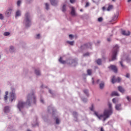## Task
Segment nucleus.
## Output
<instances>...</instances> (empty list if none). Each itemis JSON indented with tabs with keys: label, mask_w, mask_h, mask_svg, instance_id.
I'll return each instance as SVG.
<instances>
[{
	"label": "nucleus",
	"mask_w": 131,
	"mask_h": 131,
	"mask_svg": "<svg viewBox=\"0 0 131 131\" xmlns=\"http://www.w3.org/2000/svg\"><path fill=\"white\" fill-rule=\"evenodd\" d=\"M32 101L34 104H36V97L34 95V92H32L27 95V101L26 102L22 101L18 102V103L17 104L18 109H19L20 112H22V110H23V108H24L25 105L27 106H31Z\"/></svg>",
	"instance_id": "nucleus-1"
},
{
	"label": "nucleus",
	"mask_w": 131,
	"mask_h": 131,
	"mask_svg": "<svg viewBox=\"0 0 131 131\" xmlns=\"http://www.w3.org/2000/svg\"><path fill=\"white\" fill-rule=\"evenodd\" d=\"M108 105V109L104 110L103 114L99 115L98 112H94L95 115L100 120L105 121L107 118H109L110 115H112V113H113V110H112V104L109 103Z\"/></svg>",
	"instance_id": "nucleus-2"
},
{
	"label": "nucleus",
	"mask_w": 131,
	"mask_h": 131,
	"mask_svg": "<svg viewBox=\"0 0 131 131\" xmlns=\"http://www.w3.org/2000/svg\"><path fill=\"white\" fill-rule=\"evenodd\" d=\"M119 52V46L116 45L114 47L111 53V56L112 57L111 59H109V61L111 62V61H115L117 59V54Z\"/></svg>",
	"instance_id": "nucleus-3"
},
{
	"label": "nucleus",
	"mask_w": 131,
	"mask_h": 131,
	"mask_svg": "<svg viewBox=\"0 0 131 131\" xmlns=\"http://www.w3.org/2000/svg\"><path fill=\"white\" fill-rule=\"evenodd\" d=\"M24 24L25 25L26 27H29V26L31 25V17L29 12H27L25 14Z\"/></svg>",
	"instance_id": "nucleus-4"
},
{
	"label": "nucleus",
	"mask_w": 131,
	"mask_h": 131,
	"mask_svg": "<svg viewBox=\"0 0 131 131\" xmlns=\"http://www.w3.org/2000/svg\"><path fill=\"white\" fill-rule=\"evenodd\" d=\"M17 98V96L16 95V93H14L13 92L10 93V96H9V101L12 103L13 101H15Z\"/></svg>",
	"instance_id": "nucleus-5"
},
{
	"label": "nucleus",
	"mask_w": 131,
	"mask_h": 131,
	"mask_svg": "<svg viewBox=\"0 0 131 131\" xmlns=\"http://www.w3.org/2000/svg\"><path fill=\"white\" fill-rule=\"evenodd\" d=\"M12 13H13V8L11 7L8 8L5 13L6 17L11 16V15H12Z\"/></svg>",
	"instance_id": "nucleus-6"
},
{
	"label": "nucleus",
	"mask_w": 131,
	"mask_h": 131,
	"mask_svg": "<svg viewBox=\"0 0 131 131\" xmlns=\"http://www.w3.org/2000/svg\"><path fill=\"white\" fill-rule=\"evenodd\" d=\"M67 63L73 66H76L77 65V61L74 59H69L67 61Z\"/></svg>",
	"instance_id": "nucleus-7"
},
{
	"label": "nucleus",
	"mask_w": 131,
	"mask_h": 131,
	"mask_svg": "<svg viewBox=\"0 0 131 131\" xmlns=\"http://www.w3.org/2000/svg\"><path fill=\"white\" fill-rule=\"evenodd\" d=\"M48 111L50 113L52 112L53 116H54V115H55V114L56 113V109L55 108V107H54L53 105H50L48 107Z\"/></svg>",
	"instance_id": "nucleus-8"
},
{
	"label": "nucleus",
	"mask_w": 131,
	"mask_h": 131,
	"mask_svg": "<svg viewBox=\"0 0 131 131\" xmlns=\"http://www.w3.org/2000/svg\"><path fill=\"white\" fill-rule=\"evenodd\" d=\"M121 80V78L120 77H118L116 79H115V76H113L112 78V83H115L116 82H120Z\"/></svg>",
	"instance_id": "nucleus-9"
},
{
	"label": "nucleus",
	"mask_w": 131,
	"mask_h": 131,
	"mask_svg": "<svg viewBox=\"0 0 131 131\" xmlns=\"http://www.w3.org/2000/svg\"><path fill=\"white\" fill-rule=\"evenodd\" d=\"M92 47V44L91 43H88L84 44L81 46V50H85V49H89Z\"/></svg>",
	"instance_id": "nucleus-10"
},
{
	"label": "nucleus",
	"mask_w": 131,
	"mask_h": 131,
	"mask_svg": "<svg viewBox=\"0 0 131 131\" xmlns=\"http://www.w3.org/2000/svg\"><path fill=\"white\" fill-rule=\"evenodd\" d=\"M109 69H111V70H113L115 73H117V68L116 66L114 65H111L110 67H108Z\"/></svg>",
	"instance_id": "nucleus-11"
},
{
	"label": "nucleus",
	"mask_w": 131,
	"mask_h": 131,
	"mask_svg": "<svg viewBox=\"0 0 131 131\" xmlns=\"http://www.w3.org/2000/svg\"><path fill=\"white\" fill-rule=\"evenodd\" d=\"M121 33L123 35H125L126 36H128L130 34V32L129 31H125V30H122L121 31Z\"/></svg>",
	"instance_id": "nucleus-12"
},
{
	"label": "nucleus",
	"mask_w": 131,
	"mask_h": 131,
	"mask_svg": "<svg viewBox=\"0 0 131 131\" xmlns=\"http://www.w3.org/2000/svg\"><path fill=\"white\" fill-rule=\"evenodd\" d=\"M71 15H72V16H77L76 12H75V9L74 8V7H71Z\"/></svg>",
	"instance_id": "nucleus-13"
},
{
	"label": "nucleus",
	"mask_w": 131,
	"mask_h": 131,
	"mask_svg": "<svg viewBox=\"0 0 131 131\" xmlns=\"http://www.w3.org/2000/svg\"><path fill=\"white\" fill-rule=\"evenodd\" d=\"M50 3L52 6H57L59 3V0H50Z\"/></svg>",
	"instance_id": "nucleus-14"
},
{
	"label": "nucleus",
	"mask_w": 131,
	"mask_h": 131,
	"mask_svg": "<svg viewBox=\"0 0 131 131\" xmlns=\"http://www.w3.org/2000/svg\"><path fill=\"white\" fill-rule=\"evenodd\" d=\"M115 109L118 111H120V110H122V108L121 107V104L119 103L116 104Z\"/></svg>",
	"instance_id": "nucleus-15"
},
{
	"label": "nucleus",
	"mask_w": 131,
	"mask_h": 131,
	"mask_svg": "<svg viewBox=\"0 0 131 131\" xmlns=\"http://www.w3.org/2000/svg\"><path fill=\"white\" fill-rule=\"evenodd\" d=\"M20 16H21V10H17L15 12V15L16 19H17L18 17H20Z\"/></svg>",
	"instance_id": "nucleus-16"
},
{
	"label": "nucleus",
	"mask_w": 131,
	"mask_h": 131,
	"mask_svg": "<svg viewBox=\"0 0 131 131\" xmlns=\"http://www.w3.org/2000/svg\"><path fill=\"white\" fill-rule=\"evenodd\" d=\"M3 111L4 113H9V112H10V106H6L4 107Z\"/></svg>",
	"instance_id": "nucleus-17"
},
{
	"label": "nucleus",
	"mask_w": 131,
	"mask_h": 131,
	"mask_svg": "<svg viewBox=\"0 0 131 131\" xmlns=\"http://www.w3.org/2000/svg\"><path fill=\"white\" fill-rule=\"evenodd\" d=\"M8 95H9V92L6 91L5 92V95L4 96V101H5V102H7V101H8Z\"/></svg>",
	"instance_id": "nucleus-18"
},
{
	"label": "nucleus",
	"mask_w": 131,
	"mask_h": 131,
	"mask_svg": "<svg viewBox=\"0 0 131 131\" xmlns=\"http://www.w3.org/2000/svg\"><path fill=\"white\" fill-rule=\"evenodd\" d=\"M104 86H105V83L103 81H101L99 84V88L101 90H102V89H104Z\"/></svg>",
	"instance_id": "nucleus-19"
},
{
	"label": "nucleus",
	"mask_w": 131,
	"mask_h": 131,
	"mask_svg": "<svg viewBox=\"0 0 131 131\" xmlns=\"http://www.w3.org/2000/svg\"><path fill=\"white\" fill-rule=\"evenodd\" d=\"M118 90L119 92H120V93H123L125 92L124 89H123V88H122V86H118Z\"/></svg>",
	"instance_id": "nucleus-20"
},
{
	"label": "nucleus",
	"mask_w": 131,
	"mask_h": 131,
	"mask_svg": "<svg viewBox=\"0 0 131 131\" xmlns=\"http://www.w3.org/2000/svg\"><path fill=\"white\" fill-rule=\"evenodd\" d=\"M111 95L112 96H116L117 97H119V94H118V92H116V91H114V92H112Z\"/></svg>",
	"instance_id": "nucleus-21"
},
{
	"label": "nucleus",
	"mask_w": 131,
	"mask_h": 131,
	"mask_svg": "<svg viewBox=\"0 0 131 131\" xmlns=\"http://www.w3.org/2000/svg\"><path fill=\"white\" fill-rule=\"evenodd\" d=\"M119 15V14L118 13H117L116 15H115L113 17V21H116V20H117L118 18Z\"/></svg>",
	"instance_id": "nucleus-22"
},
{
	"label": "nucleus",
	"mask_w": 131,
	"mask_h": 131,
	"mask_svg": "<svg viewBox=\"0 0 131 131\" xmlns=\"http://www.w3.org/2000/svg\"><path fill=\"white\" fill-rule=\"evenodd\" d=\"M9 52L10 53H14L15 52V48L13 46H10L9 48Z\"/></svg>",
	"instance_id": "nucleus-23"
},
{
	"label": "nucleus",
	"mask_w": 131,
	"mask_h": 131,
	"mask_svg": "<svg viewBox=\"0 0 131 131\" xmlns=\"http://www.w3.org/2000/svg\"><path fill=\"white\" fill-rule=\"evenodd\" d=\"M35 73L36 75L39 76L40 75V71H39V70L36 69L35 70Z\"/></svg>",
	"instance_id": "nucleus-24"
},
{
	"label": "nucleus",
	"mask_w": 131,
	"mask_h": 131,
	"mask_svg": "<svg viewBox=\"0 0 131 131\" xmlns=\"http://www.w3.org/2000/svg\"><path fill=\"white\" fill-rule=\"evenodd\" d=\"M55 121L56 124H59L60 120V119H59V118H58V117H55Z\"/></svg>",
	"instance_id": "nucleus-25"
},
{
	"label": "nucleus",
	"mask_w": 131,
	"mask_h": 131,
	"mask_svg": "<svg viewBox=\"0 0 131 131\" xmlns=\"http://www.w3.org/2000/svg\"><path fill=\"white\" fill-rule=\"evenodd\" d=\"M59 62H60V63H61V64H65L66 63V61L63 60L62 57H60L59 58Z\"/></svg>",
	"instance_id": "nucleus-26"
},
{
	"label": "nucleus",
	"mask_w": 131,
	"mask_h": 131,
	"mask_svg": "<svg viewBox=\"0 0 131 131\" xmlns=\"http://www.w3.org/2000/svg\"><path fill=\"white\" fill-rule=\"evenodd\" d=\"M21 4H22V1H21V0H18L16 3V5H17V7H20V6H21Z\"/></svg>",
	"instance_id": "nucleus-27"
},
{
	"label": "nucleus",
	"mask_w": 131,
	"mask_h": 131,
	"mask_svg": "<svg viewBox=\"0 0 131 131\" xmlns=\"http://www.w3.org/2000/svg\"><path fill=\"white\" fill-rule=\"evenodd\" d=\"M45 8L47 10H50V4L49 3H45Z\"/></svg>",
	"instance_id": "nucleus-28"
},
{
	"label": "nucleus",
	"mask_w": 131,
	"mask_h": 131,
	"mask_svg": "<svg viewBox=\"0 0 131 131\" xmlns=\"http://www.w3.org/2000/svg\"><path fill=\"white\" fill-rule=\"evenodd\" d=\"M67 42L69 43V45H70V46H73V45H74V41H67Z\"/></svg>",
	"instance_id": "nucleus-29"
},
{
	"label": "nucleus",
	"mask_w": 131,
	"mask_h": 131,
	"mask_svg": "<svg viewBox=\"0 0 131 131\" xmlns=\"http://www.w3.org/2000/svg\"><path fill=\"white\" fill-rule=\"evenodd\" d=\"M112 9H113V5H109L107 11H111V10H112Z\"/></svg>",
	"instance_id": "nucleus-30"
},
{
	"label": "nucleus",
	"mask_w": 131,
	"mask_h": 131,
	"mask_svg": "<svg viewBox=\"0 0 131 131\" xmlns=\"http://www.w3.org/2000/svg\"><path fill=\"white\" fill-rule=\"evenodd\" d=\"M62 11L63 12H66V5H63V6H62Z\"/></svg>",
	"instance_id": "nucleus-31"
},
{
	"label": "nucleus",
	"mask_w": 131,
	"mask_h": 131,
	"mask_svg": "<svg viewBox=\"0 0 131 131\" xmlns=\"http://www.w3.org/2000/svg\"><path fill=\"white\" fill-rule=\"evenodd\" d=\"M73 115L74 118H76V119L77 118V113H76V112H73Z\"/></svg>",
	"instance_id": "nucleus-32"
},
{
	"label": "nucleus",
	"mask_w": 131,
	"mask_h": 131,
	"mask_svg": "<svg viewBox=\"0 0 131 131\" xmlns=\"http://www.w3.org/2000/svg\"><path fill=\"white\" fill-rule=\"evenodd\" d=\"M97 63L98 64V65H101V64H102V60L101 59H98L97 60Z\"/></svg>",
	"instance_id": "nucleus-33"
},
{
	"label": "nucleus",
	"mask_w": 131,
	"mask_h": 131,
	"mask_svg": "<svg viewBox=\"0 0 131 131\" xmlns=\"http://www.w3.org/2000/svg\"><path fill=\"white\" fill-rule=\"evenodd\" d=\"M120 64L122 68H125V66L123 65V61H120Z\"/></svg>",
	"instance_id": "nucleus-34"
},
{
	"label": "nucleus",
	"mask_w": 131,
	"mask_h": 131,
	"mask_svg": "<svg viewBox=\"0 0 131 131\" xmlns=\"http://www.w3.org/2000/svg\"><path fill=\"white\" fill-rule=\"evenodd\" d=\"M83 92H84V94H85V95H86L88 97H89V90H84L83 91Z\"/></svg>",
	"instance_id": "nucleus-35"
},
{
	"label": "nucleus",
	"mask_w": 131,
	"mask_h": 131,
	"mask_svg": "<svg viewBox=\"0 0 131 131\" xmlns=\"http://www.w3.org/2000/svg\"><path fill=\"white\" fill-rule=\"evenodd\" d=\"M130 60H131V59H130V57H127L126 58L127 63H129V62H130Z\"/></svg>",
	"instance_id": "nucleus-36"
},
{
	"label": "nucleus",
	"mask_w": 131,
	"mask_h": 131,
	"mask_svg": "<svg viewBox=\"0 0 131 131\" xmlns=\"http://www.w3.org/2000/svg\"><path fill=\"white\" fill-rule=\"evenodd\" d=\"M87 73L88 75H92V70H88Z\"/></svg>",
	"instance_id": "nucleus-37"
},
{
	"label": "nucleus",
	"mask_w": 131,
	"mask_h": 131,
	"mask_svg": "<svg viewBox=\"0 0 131 131\" xmlns=\"http://www.w3.org/2000/svg\"><path fill=\"white\" fill-rule=\"evenodd\" d=\"M4 35L5 36H9V35H10V32H6L4 33Z\"/></svg>",
	"instance_id": "nucleus-38"
},
{
	"label": "nucleus",
	"mask_w": 131,
	"mask_h": 131,
	"mask_svg": "<svg viewBox=\"0 0 131 131\" xmlns=\"http://www.w3.org/2000/svg\"><path fill=\"white\" fill-rule=\"evenodd\" d=\"M81 100L84 103L88 102V99L86 98H81Z\"/></svg>",
	"instance_id": "nucleus-39"
},
{
	"label": "nucleus",
	"mask_w": 131,
	"mask_h": 131,
	"mask_svg": "<svg viewBox=\"0 0 131 131\" xmlns=\"http://www.w3.org/2000/svg\"><path fill=\"white\" fill-rule=\"evenodd\" d=\"M126 99H127V101H128V102H130L131 101V97L129 96H127L126 97Z\"/></svg>",
	"instance_id": "nucleus-40"
},
{
	"label": "nucleus",
	"mask_w": 131,
	"mask_h": 131,
	"mask_svg": "<svg viewBox=\"0 0 131 131\" xmlns=\"http://www.w3.org/2000/svg\"><path fill=\"white\" fill-rule=\"evenodd\" d=\"M98 22H102L103 21V18L102 17H99L98 19Z\"/></svg>",
	"instance_id": "nucleus-41"
},
{
	"label": "nucleus",
	"mask_w": 131,
	"mask_h": 131,
	"mask_svg": "<svg viewBox=\"0 0 131 131\" xmlns=\"http://www.w3.org/2000/svg\"><path fill=\"white\" fill-rule=\"evenodd\" d=\"M4 19V15L0 13V20Z\"/></svg>",
	"instance_id": "nucleus-42"
},
{
	"label": "nucleus",
	"mask_w": 131,
	"mask_h": 131,
	"mask_svg": "<svg viewBox=\"0 0 131 131\" xmlns=\"http://www.w3.org/2000/svg\"><path fill=\"white\" fill-rule=\"evenodd\" d=\"M33 126H38V123L36 122L35 124L32 123Z\"/></svg>",
	"instance_id": "nucleus-43"
},
{
	"label": "nucleus",
	"mask_w": 131,
	"mask_h": 131,
	"mask_svg": "<svg viewBox=\"0 0 131 131\" xmlns=\"http://www.w3.org/2000/svg\"><path fill=\"white\" fill-rule=\"evenodd\" d=\"M40 102L41 103H42V104H44L45 103V101L43 100V99H42V98H40Z\"/></svg>",
	"instance_id": "nucleus-44"
},
{
	"label": "nucleus",
	"mask_w": 131,
	"mask_h": 131,
	"mask_svg": "<svg viewBox=\"0 0 131 131\" xmlns=\"http://www.w3.org/2000/svg\"><path fill=\"white\" fill-rule=\"evenodd\" d=\"M40 37V34H38L36 36V38H37L38 39Z\"/></svg>",
	"instance_id": "nucleus-45"
},
{
	"label": "nucleus",
	"mask_w": 131,
	"mask_h": 131,
	"mask_svg": "<svg viewBox=\"0 0 131 131\" xmlns=\"http://www.w3.org/2000/svg\"><path fill=\"white\" fill-rule=\"evenodd\" d=\"M90 110H91V111H94V104H92V105L91 107H90Z\"/></svg>",
	"instance_id": "nucleus-46"
},
{
	"label": "nucleus",
	"mask_w": 131,
	"mask_h": 131,
	"mask_svg": "<svg viewBox=\"0 0 131 131\" xmlns=\"http://www.w3.org/2000/svg\"><path fill=\"white\" fill-rule=\"evenodd\" d=\"M33 1V0H27V3H28V4H30V3H32Z\"/></svg>",
	"instance_id": "nucleus-47"
},
{
	"label": "nucleus",
	"mask_w": 131,
	"mask_h": 131,
	"mask_svg": "<svg viewBox=\"0 0 131 131\" xmlns=\"http://www.w3.org/2000/svg\"><path fill=\"white\" fill-rule=\"evenodd\" d=\"M113 102L114 104H116V99H115V98L113 99Z\"/></svg>",
	"instance_id": "nucleus-48"
},
{
	"label": "nucleus",
	"mask_w": 131,
	"mask_h": 131,
	"mask_svg": "<svg viewBox=\"0 0 131 131\" xmlns=\"http://www.w3.org/2000/svg\"><path fill=\"white\" fill-rule=\"evenodd\" d=\"M69 38L70 39H72V38H73V35L72 34L69 35Z\"/></svg>",
	"instance_id": "nucleus-49"
},
{
	"label": "nucleus",
	"mask_w": 131,
	"mask_h": 131,
	"mask_svg": "<svg viewBox=\"0 0 131 131\" xmlns=\"http://www.w3.org/2000/svg\"><path fill=\"white\" fill-rule=\"evenodd\" d=\"M90 6V3L89 2H87L85 5V8H87V7H89Z\"/></svg>",
	"instance_id": "nucleus-50"
},
{
	"label": "nucleus",
	"mask_w": 131,
	"mask_h": 131,
	"mask_svg": "<svg viewBox=\"0 0 131 131\" xmlns=\"http://www.w3.org/2000/svg\"><path fill=\"white\" fill-rule=\"evenodd\" d=\"M89 55H90V53H86L84 54L83 55V56H84V57H85V56H89Z\"/></svg>",
	"instance_id": "nucleus-51"
},
{
	"label": "nucleus",
	"mask_w": 131,
	"mask_h": 131,
	"mask_svg": "<svg viewBox=\"0 0 131 131\" xmlns=\"http://www.w3.org/2000/svg\"><path fill=\"white\" fill-rule=\"evenodd\" d=\"M70 2L71 4H73L75 2V0H70Z\"/></svg>",
	"instance_id": "nucleus-52"
},
{
	"label": "nucleus",
	"mask_w": 131,
	"mask_h": 131,
	"mask_svg": "<svg viewBox=\"0 0 131 131\" xmlns=\"http://www.w3.org/2000/svg\"><path fill=\"white\" fill-rule=\"evenodd\" d=\"M126 77H127V78H129V74H126Z\"/></svg>",
	"instance_id": "nucleus-53"
},
{
	"label": "nucleus",
	"mask_w": 131,
	"mask_h": 131,
	"mask_svg": "<svg viewBox=\"0 0 131 131\" xmlns=\"http://www.w3.org/2000/svg\"><path fill=\"white\" fill-rule=\"evenodd\" d=\"M92 83L93 84H95V81H94V78H92Z\"/></svg>",
	"instance_id": "nucleus-54"
},
{
	"label": "nucleus",
	"mask_w": 131,
	"mask_h": 131,
	"mask_svg": "<svg viewBox=\"0 0 131 131\" xmlns=\"http://www.w3.org/2000/svg\"><path fill=\"white\" fill-rule=\"evenodd\" d=\"M40 19H41V20H42V19H43V16L41 15L40 17Z\"/></svg>",
	"instance_id": "nucleus-55"
},
{
	"label": "nucleus",
	"mask_w": 131,
	"mask_h": 131,
	"mask_svg": "<svg viewBox=\"0 0 131 131\" xmlns=\"http://www.w3.org/2000/svg\"><path fill=\"white\" fill-rule=\"evenodd\" d=\"M99 82H100V79L97 80L96 83H99Z\"/></svg>",
	"instance_id": "nucleus-56"
},
{
	"label": "nucleus",
	"mask_w": 131,
	"mask_h": 131,
	"mask_svg": "<svg viewBox=\"0 0 131 131\" xmlns=\"http://www.w3.org/2000/svg\"><path fill=\"white\" fill-rule=\"evenodd\" d=\"M107 41H111V39L110 38H107Z\"/></svg>",
	"instance_id": "nucleus-57"
},
{
	"label": "nucleus",
	"mask_w": 131,
	"mask_h": 131,
	"mask_svg": "<svg viewBox=\"0 0 131 131\" xmlns=\"http://www.w3.org/2000/svg\"><path fill=\"white\" fill-rule=\"evenodd\" d=\"M93 3H95L96 4H97V5H98V3H97L96 1H95L94 0H92Z\"/></svg>",
	"instance_id": "nucleus-58"
},
{
	"label": "nucleus",
	"mask_w": 131,
	"mask_h": 131,
	"mask_svg": "<svg viewBox=\"0 0 131 131\" xmlns=\"http://www.w3.org/2000/svg\"><path fill=\"white\" fill-rule=\"evenodd\" d=\"M41 88H42V89H44L45 86H43V84H42V85L41 86ZM47 88V87H45Z\"/></svg>",
	"instance_id": "nucleus-59"
},
{
	"label": "nucleus",
	"mask_w": 131,
	"mask_h": 131,
	"mask_svg": "<svg viewBox=\"0 0 131 131\" xmlns=\"http://www.w3.org/2000/svg\"><path fill=\"white\" fill-rule=\"evenodd\" d=\"M100 131H104V128H103V127H101L100 129Z\"/></svg>",
	"instance_id": "nucleus-60"
},
{
	"label": "nucleus",
	"mask_w": 131,
	"mask_h": 131,
	"mask_svg": "<svg viewBox=\"0 0 131 131\" xmlns=\"http://www.w3.org/2000/svg\"><path fill=\"white\" fill-rule=\"evenodd\" d=\"M49 93L50 94H51V95H53V93H52V91L51 90H49Z\"/></svg>",
	"instance_id": "nucleus-61"
},
{
	"label": "nucleus",
	"mask_w": 131,
	"mask_h": 131,
	"mask_svg": "<svg viewBox=\"0 0 131 131\" xmlns=\"http://www.w3.org/2000/svg\"><path fill=\"white\" fill-rule=\"evenodd\" d=\"M102 9H103V11H104V10H105V7H103L102 8Z\"/></svg>",
	"instance_id": "nucleus-62"
},
{
	"label": "nucleus",
	"mask_w": 131,
	"mask_h": 131,
	"mask_svg": "<svg viewBox=\"0 0 131 131\" xmlns=\"http://www.w3.org/2000/svg\"><path fill=\"white\" fill-rule=\"evenodd\" d=\"M130 2H131V0H128V1H127V2H128V3H130Z\"/></svg>",
	"instance_id": "nucleus-63"
},
{
	"label": "nucleus",
	"mask_w": 131,
	"mask_h": 131,
	"mask_svg": "<svg viewBox=\"0 0 131 131\" xmlns=\"http://www.w3.org/2000/svg\"><path fill=\"white\" fill-rule=\"evenodd\" d=\"M80 12H82L83 11L82 9H80Z\"/></svg>",
	"instance_id": "nucleus-64"
}]
</instances>
